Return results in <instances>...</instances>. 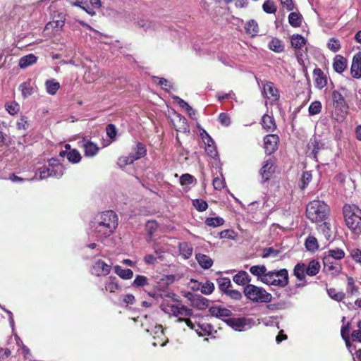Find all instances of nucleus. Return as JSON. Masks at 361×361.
<instances>
[{
    "label": "nucleus",
    "instance_id": "nucleus-44",
    "mask_svg": "<svg viewBox=\"0 0 361 361\" xmlns=\"http://www.w3.org/2000/svg\"><path fill=\"white\" fill-rule=\"evenodd\" d=\"M67 159L73 164H78L81 161L82 157L77 149H73L68 151L67 154Z\"/></svg>",
    "mask_w": 361,
    "mask_h": 361
},
{
    "label": "nucleus",
    "instance_id": "nucleus-59",
    "mask_svg": "<svg viewBox=\"0 0 361 361\" xmlns=\"http://www.w3.org/2000/svg\"><path fill=\"white\" fill-rule=\"evenodd\" d=\"M279 254V250H275L272 247H266L263 250L262 257V258H267L269 256L272 257H276Z\"/></svg>",
    "mask_w": 361,
    "mask_h": 361
},
{
    "label": "nucleus",
    "instance_id": "nucleus-57",
    "mask_svg": "<svg viewBox=\"0 0 361 361\" xmlns=\"http://www.w3.org/2000/svg\"><path fill=\"white\" fill-rule=\"evenodd\" d=\"M50 170L52 178H59L63 174L64 169L63 165H56L55 167L54 166V168H50Z\"/></svg>",
    "mask_w": 361,
    "mask_h": 361
},
{
    "label": "nucleus",
    "instance_id": "nucleus-15",
    "mask_svg": "<svg viewBox=\"0 0 361 361\" xmlns=\"http://www.w3.org/2000/svg\"><path fill=\"white\" fill-rule=\"evenodd\" d=\"M313 77L317 88L321 90L327 85V76L321 68H316L314 69Z\"/></svg>",
    "mask_w": 361,
    "mask_h": 361
},
{
    "label": "nucleus",
    "instance_id": "nucleus-55",
    "mask_svg": "<svg viewBox=\"0 0 361 361\" xmlns=\"http://www.w3.org/2000/svg\"><path fill=\"white\" fill-rule=\"evenodd\" d=\"M193 206L199 212H204L208 207V204L206 201L201 199H196L193 200Z\"/></svg>",
    "mask_w": 361,
    "mask_h": 361
},
{
    "label": "nucleus",
    "instance_id": "nucleus-28",
    "mask_svg": "<svg viewBox=\"0 0 361 361\" xmlns=\"http://www.w3.org/2000/svg\"><path fill=\"white\" fill-rule=\"evenodd\" d=\"M233 281L240 286L250 284L251 281V277L245 271H238L233 278Z\"/></svg>",
    "mask_w": 361,
    "mask_h": 361
},
{
    "label": "nucleus",
    "instance_id": "nucleus-30",
    "mask_svg": "<svg viewBox=\"0 0 361 361\" xmlns=\"http://www.w3.org/2000/svg\"><path fill=\"white\" fill-rule=\"evenodd\" d=\"M320 268L319 262L316 259H312L307 265L305 264L306 274L310 276H316L319 273Z\"/></svg>",
    "mask_w": 361,
    "mask_h": 361
},
{
    "label": "nucleus",
    "instance_id": "nucleus-56",
    "mask_svg": "<svg viewBox=\"0 0 361 361\" xmlns=\"http://www.w3.org/2000/svg\"><path fill=\"white\" fill-rule=\"evenodd\" d=\"M153 249L154 250L155 257L157 259L160 261L164 260V254L165 253L164 248L163 247L159 246L157 243L153 244Z\"/></svg>",
    "mask_w": 361,
    "mask_h": 361
},
{
    "label": "nucleus",
    "instance_id": "nucleus-51",
    "mask_svg": "<svg viewBox=\"0 0 361 361\" xmlns=\"http://www.w3.org/2000/svg\"><path fill=\"white\" fill-rule=\"evenodd\" d=\"M20 90L22 92V94L24 97L30 96L33 92V88L30 85V82H25L20 85Z\"/></svg>",
    "mask_w": 361,
    "mask_h": 361
},
{
    "label": "nucleus",
    "instance_id": "nucleus-14",
    "mask_svg": "<svg viewBox=\"0 0 361 361\" xmlns=\"http://www.w3.org/2000/svg\"><path fill=\"white\" fill-rule=\"evenodd\" d=\"M263 90L267 99H271L273 102H276L279 100L280 94L279 90L276 87L274 82L267 81L263 85Z\"/></svg>",
    "mask_w": 361,
    "mask_h": 361
},
{
    "label": "nucleus",
    "instance_id": "nucleus-5",
    "mask_svg": "<svg viewBox=\"0 0 361 361\" xmlns=\"http://www.w3.org/2000/svg\"><path fill=\"white\" fill-rule=\"evenodd\" d=\"M263 279L264 283L281 288L286 287L289 283L288 272L286 269L269 271Z\"/></svg>",
    "mask_w": 361,
    "mask_h": 361
},
{
    "label": "nucleus",
    "instance_id": "nucleus-17",
    "mask_svg": "<svg viewBox=\"0 0 361 361\" xmlns=\"http://www.w3.org/2000/svg\"><path fill=\"white\" fill-rule=\"evenodd\" d=\"M121 287L118 283V280L116 276H111L106 279L104 282V288L102 290L104 292H109L111 293H115L116 290H121Z\"/></svg>",
    "mask_w": 361,
    "mask_h": 361
},
{
    "label": "nucleus",
    "instance_id": "nucleus-45",
    "mask_svg": "<svg viewBox=\"0 0 361 361\" xmlns=\"http://www.w3.org/2000/svg\"><path fill=\"white\" fill-rule=\"evenodd\" d=\"M327 293L331 298L337 302L342 301L345 297V294L343 292H337L334 288L327 289Z\"/></svg>",
    "mask_w": 361,
    "mask_h": 361
},
{
    "label": "nucleus",
    "instance_id": "nucleus-16",
    "mask_svg": "<svg viewBox=\"0 0 361 361\" xmlns=\"http://www.w3.org/2000/svg\"><path fill=\"white\" fill-rule=\"evenodd\" d=\"M350 71L355 78L361 77V53L358 52L354 55L351 64Z\"/></svg>",
    "mask_w": 361,
    "mask_h": 361
},
{
    "label": "nucleus",
    "instance_id": "nucleus-4",
    "mask_svg": "<svg viewBox=\"0 0 361 361\" xmlns=\"http://www.w3.org/2000/svg\"><path fill=\"white\" fill-rule=\"evenodd\" d=\"M243 293L248 300L254 302L268 303L272 299L271 293L264 288L253 284H247L244 287Z\"/></svg>",
    "mask_w": 361,
    "mask_h": 361
},
{
    "label": "nucleus",
    "instance_id": "nucleus-50",
    "mask_svg": "<svg viewBox=\"0 0 361 361\" xmlns=\"http://www.w3.org/2000/svg\"><path fill=\"white\" fill-rule=\"evenodd\" d=\"M135 161L133 155L130 153L128 156H122L118 159V165L121 168H123L127 165L131 164Z\"/></svg>",
    "mask_w": 361,
    "mask_h": 361
},
{
    "label": "nucleus",
    "instance_id": "nucleus-52",
    "mask_svg": "<svg viewBox=\"0 0 361 361\" xmlns=\"http://www.w3.org/2000/svg\"><path fill=\"white\" fill-rule=\"evenodd\" d=\"M322 106L319 101H314L309 106V114L310 116L318 114L321 112Z\"/></svg>",
    "mask_w": 361,
    "mask_h": 361
},
{
    "label": "nucleus",
    "instance_id": "nucleus-13",
    "mask_svg": "<svg viewBox=\"0 0 361 361\" xmlns=\"http://www.w3.org/2000/svg\"><path fill=\"white\" fill-rule=\"evenodd\" d=\"M111 269V266L107 264L104 261L99 259L93 264L92 267V274L100 276L108 275Z\"/></svg>",
    "mask_w": 361,
    "mask_h": 361
},
{
    "label": "nucleus",
    "instance_id": "nucleus-27",
    "mask_svg": "<svg viewBox=\"0 0 361 361\" xmlns=\"http://www.w3.org/2000/svg\"><path fill=\"white\" fill-rule=\"evenodd\" d=\"M333 68L338 73H341L347 68V60L341 55H336L334 59Z\"/></svg>",
    "mask_w": 361,
    "mask_h": 361
},
{
    "label": "nucleus",
    "instance_id": "nucleus-64",
    "mask_svg": "<svg viewBox=\"0 0 361 361\" xmlns=\"http://www.w3.org/2000/svg\"><path fill=\"white\" fill-rule=\"evenodd\" d=\"M175 101L179 105L180 107L184 109L186 111H192V107L186 102L185 100L181 99L180 97L176 96L174 97Z\"/></svg>",
    "mask_w": 361,
    "mask_h": 361
},
{
    "label": "nucleus",
    "instance_id": "nucleus-48",
    "mask_svg": "<svg viewBox=\"0 0 361 361\" xmlns=\"http://www.w3.org/2000/svg\"><path fill=\"white\" fill-rule=\"evenodd\" d=\"M263 11L269 14L275 13L277 8L272 0H266L262 5Z\"/></svg>",
    "mask_w": 361,
    "mask_h": 361
},
{
    "label": "nucleus",
    "instance_id": "nucleus-20",
    "mask_svg": "<svg viewBox=\"0 0 361 361\" xmlns=\"http://www.w3.org/2000/svg\"><path fill=\"white\" fill-rule=\"evenodd\" d=\"M210 314L217 318L229 317L232 312L230 310L219 306H213L209 309Z\"/></svg>",
    "mask_w": 361,
    "mask_h": 361
},
{
    "label": "nucleus",
    "instance_id": "nucleus-40",
    "mask_svg": "<svg viewBox=\"0 0 361 361\" xmlns=\"http://www.w3.org/2000/svg\"><path fill=\"white\" fill-rule=\"evenodd\" d=\"M306 42V39L299 34L293 35L291 37V46L295 49H301Z\"/></svg>",
    "mask_w": 361,
    "mask_h": 361
},
{
    "label": "nucleus",
    "instance_id": "nucleus-54",
    "mask_svg": "<svg viewBox=\"0 0 361 361\" xmlns=\"http://www.w3.org/2000/svg\"><path fill=\"white\" fill-rule=\"evenodd\" d=\"M221 178L215 177L213 180L212 184L215 190H221L226 186V182L222 174H221Z\"/></svg>",
    "mask_w": 361,
    "mask_h": 361
},
{
    "label": "nucleus",
    "instance_id": "nucleus-34",
    "mask_svg": "<svg viewBox=\"0 0 361 361\" xmlns=\"http://www.w3.org/2000/svg\"><path fill=\"white\" fill-rule=\"evenodd\" d=\"M325 257H329L334 260H341L345 257V252L340 248L329 249L324 253Z\"/></svg>",
    "mask_w": 361,
    "mask_h": 361
},
{
    "label": "nucleus",
    "instance_id": "nucleus-38",
    "mask_svg": "<svg viewBox=\"0 0 361 361\" xmlns=\"http://www.w3.org/2000/svg\"><path fill=\"white\" fill-rule=\"evenodd\" d=\"M115 272L123 279H130L133 276V271L130 269H122L120 266L117 265L114 267Z\"/></svg>",
    "mask_w": 361,
    "mask_h": 361
},
{
    "label": "nucleus",
    "instance_id": "nucleus-23",
    "mask_svg": "<svg viewBox=\"0 0 361 361\" xmlns=\"http://www.w3.org/2000/svg\"><path fill=\"white\" fill-rule=\"evenodd\" d=\"M195 259L200 266L204 269H208L212 267L213 259L207 255L198 253L195 255Z\"/></svg>",
    "mask_w": 361,
    "mask_h": 361
},
{
    "label": "nucleus",
    "instance_id": "nucleus-35",
    "mask_svg": "<svg viewBox=\"0 0 361 361\" xmlns=\"http://www.w3.org/2000/svg\"><path fill=\"white\" fill-rule=\"evenodd\" d=\"M302 16L297 12H291L288 15V23L293 27H299L301 26Z\"/></svg>",
    "mask_w": 361,
    "mask_h": 361
},
{
    "label": "nucleus",
    "instance_id": "nucleus-7",
    "mask_svg": "<svg viewBox=\"0 0 361 361\" xmlns=\"http://www.w3.org/2000/svg\"><path fill=\"white\" fill-rule=\"evenodd\" d=\"M276 159L274 157H269L264 161V164L259 170V175L261 176L263 183H265L271 178L276 172Z\"/></svg>",
    "mask_w": 361,
    "mask_h": 361
},
{
    "label": "nucleus",
    "instance_id": "nucleus-32",
    "mask_svg": "<svg viewBox=\"0 0 361 361\" xmlns=\"http://www.w3.org/2000/svg\"><path fill=\"white\" fill-rule=\"evenodd\" d=\"M37 58L33 54H30L21 57L19 60V66L21 68H25L37 62Z\"/></svg>",
    "mask_w": 361,
    "mask_h": 361
},
{
    "label": "nucleus",
    "instance_id": "nucleus-9",
    "mask_svg": "<svg viewBox=\"0 0 361 361\" xmlns=\"http://www.w3.org/2000/svg\"><path fill=\"white\" fill-rule=\"evenodd\" d=\"M293 275L296 277L298 283H296L297 288H302L307 284L306 281L305 264L302 262L297 263L293 268Z\"/></svg>",
    "mask_w": 361,
    "mask_h": 361
},
{
    "label": "nucleus",
    "instance_id": "nucleus-11",
    "mask_svg": "<svg viewBox=\"0 0 361 361\" xmlns=\"http://www.w3.org/2000/svg\"><path fill=\"white\" fill-rule=\"evenodd\" d=\"M149 279L144 275H137L133 281L132 286L135 288H142L151 297H154L155 293L151 290Z\"/></svg>",
    "mask_w": 361,
    "mask_h": 361
},
{
    "label": "nucleus",
    "instance_id": "nucleus-6",
    "mask_svg": "<svg viewBox=\"0 0 361 361\" xmlns=\"http://www.w3.org/2000/svg\"><path fill=\"white\" fill-rule=\"evenodd\" d=\"M331 99L335 113L337 114L336 120H343L349 109L345 97L338 91L334 90L331 93Z\"/></svg>",
    "mask_w": 361,
    "mask_h": 361
},
{
    "label": "nucleus",
    "instance_id": "nucleus-62",
    "mask_svg": "<svg viewBox=\"0 0 361 361\" xmlns=\"http://www.w3.org/2000/svg\"><path fill=\"white\" fill-rule=\"evenodd\" d=\"M225 294L235 300H240L242 298L241 293L237 290L229 289Z\"/></svg>",
    "mask_w": 361,
    "mask_h": 361
},
{
    "label": "nucleus",
    "instance_id": "nucleus-26",
    "mask_svg": "<svg viewBox=\"0 0 361 361\" xmlns=\"http://www.w3.org/2000/svg\"><path fill=\"white\" fill-rule=\"evenodd\" d=\"M191 302L198 310H205L209 306V300L201 295H195L191 299Z\"/></svg>",
    "mask_w": 361,
    "mask_h": 361
},
{
    "label": "nucleus",
    "instance_id": "nucleus-42",
    "mask_svg": "<svg viewBox=\"0 0 361 361\" xmlns=\"http://www.w3.org/2000/svg\"><path fill=\"white\" fill-rule=\"evenodd\" d=\"M159 227L158 223L155 220H149L145 225V229L147 233V235L150 239L154 236V233Z\"/></svg>",
    "mask_w": 361,
    "mask_h": 361
},
{
    "label": "nucleus",
    "instance_id": "nucleus-12",
    "mask_svg": "<svg viewBox=\"0 0 361 361\" xmlns=\"http://www.w3.org/2000/svg\"><path fill=\"white\" fill-rule=\"evenodd\" d=\"M324 269L326 271L331 272V274L337 275L342 270L341 262L334 260L329 257H323Z\"/></svg>",
    "mask_w": 361,
    "mask_h": 361
},
{
    "label": "nucleus",
    "instance_id": "nucleus-49",
    "mask_svg": "<svg viewBox=\"0 0 361 361\" xmlns=\"http://www.w3.org/2000/svg\"><path fill=\"white\" fill-rule=\"evenodd\" d=\"M135 161L133 155L130 153L128 156H122L118 159V165L121 168H123L127 165L131 164Z\"/></svg>",
    "mask_w": 361,
    "mask_h": 361
},
{
    "label": "nucleus",
    "instance_id": "nucleus-37",
    "mask_svg": "<svg viewBox=\"0 0 361 361\" xmlns=\"http://www.w3.org/2000/svg\"><path fill=\"white\" fill-rule=\"evenodd\" d=\"M319 232L324 235L326 240L331 239L333 232L330 223L324 221L322 224L319 225Z\"/></svg>",
    "mask_w": 361,
    "mask_h": 361
},
{
    "label": "nucleus",
    "instance_id": "nucleus-1",
    "mask_svg": "<svg viewBox=\"0 0 361 361\" xmlns=\"http://www.w3.org/2000/svg\"><path fill=\"white\" fill-rule=\"evenodd\" d=\"M117 214L112 210L104 211L99 214L92 221V228L99 238L111 235L118 226Z\"/></svg>",
    "mask_w": 361,
    "mask_h": 361
},
{
    "label": "nucleus",
    "instance_id": "nucleus-47",
    "mask_svg": "<svg viewBox=\"0 0 361 361\" xmlns=\"http://www.w3.org/2000/svg\"><path fill=\"white\" fill-rule=\"evenodd\" d=\"M5 109L9 114L13 116V115L17 114L19 112L20 106L17 102L13 101V102H6L5 104Z\"/></svg>",
    "mask_w": 361,
    "mask_h": 361
},
{
    "label": "nucleus",
    "instance_id": "nucleus-43",
    "mask_svg": "<svg viewBox=\"0 0 361 361\" xmlns=\"http://www.w3.org/2000/svg\"><path fill=\"white\" fill-rule=\"evenodd\" d=\"M225 221L221 217H208L206 219L204 223L209 227H217L222 226Z\"/></svg>",
    "mask_w": 361,
    "mask_h": 361
},
{
    "label": "nucleus",
    "instance_id": "nucleus-25",
    "mask_svg": "<svg viewBox=\"0 0 361 361\" xmlns=\"http://www.w3.org/2000/svg\"><path fill=\"white\" fill-rule=\"evenodd\" d=\"M66 17L63 13H59L57 16L56 20H53L52 21L47 23L45 26V30L49 29H62V27L65 25Z\"/></svg>",
    "mask_w": 361,
    "mask_h": 361
},
{
    "label": "nucleus",
    "instance_id": "nucleus-21",
    "mask_svg": "<svg viewBox=\"0 0 361 361\" xmlns=\"http://www.w3.org/2000/svg\"><path fill=\"white\" fill-rule=\"evenodd\" d=\"M147 148L144 143L138 142L136 144L135 147L133 149V152H130L133 155V158L135 161L140 159L147 155Z\"/></svg>",
    "mask_w": 361,
    "mask_h": 361
},
{
    "label": "nucleus",
    "instance_id": "nucleus-41",
    "mask_svg": "<svg viewBox=\"0 0 361 361\" xmlns=\"http://www.w3.org/2000/svg\"><path fill=\"white\" fill-rule=\"evenodd\" d=\"M216 281L219 290L224 294L230 289V287H231V281L228 277L219 278Z\"/></svg>",
    "mask_w": 361,
    "mask_h": 361
},
{
    "label": "nucleus",
    "instance_id": "nucleus-8",
    "mask_svg": "<svg viewBox=\"0 0 361 361\" xmlns=\"http://www.w3.org/2000/svg\"><path fill=\"white\" fill-rule=\"evenodd\" d=\"M167 308L169 309V313L178 317V319L190 317L193 314V310L192 309L188 308L181 303L168 305Z\"/></svg>",
    "mask_w": 361,
    "mask_h": 361
},
{
    "label": "nucleus",
    "instance_id": "nucleus-31",
    "mask_svg": "<svg viewBox=\"0 0 361 361\" xmlns=\"http://www.w3.org/2000/svg\"><path fill=\"white\" fill-rule=\"evenodd\" d=\"M245 32L251 37L257 36L259 31L258 23L253 19L247 22L245 25Z\"/></svg>",
    "mask_w": 361,
    "mask_h": 361
},
{
    "label": "nucleus",
    "instance_id": "nucleus-22",
    "mask_svg": "<svg viewBox=\"0 0 361 361\" xmlns=\"http://www.w3.org/2000/svg\"><path fill=\"white\" fill-rule=\"evenodd\" d=\"M85 156L92 157H94L99 150V147L92 141H87L82 144Z\"/></svg>",
    "mask_w": 361,
    "mask_h": 361
},
{
    "label": "nucleus",
    "instance_id": "nucleus-10",
    "mask_svg": "<svg viewBox=\"0 0 361 361\" xmlns=\"http://www.w3.org/2000/svg\"><path fill=\"white\" fill-rule=\"evenodd\" d=\"M279 137L276 134H269L264 137L265 152L271 155L278 149Z\"/></svg>",
    "mask_w": 361,
    "mask_h": 361
},
{
    "label": "nucleus",
    "instance_id": "nucleus-60",
    "mask_svg": "<svg viewBox=\"0 0 361 361\" xmlns=\"http://www.w3.org/2000/svg\"><path fill=\"white\" fill-rule=\"evenodd\" d=\"M327 47L330 50L336 52L341 49V44L338 39L331 38L327 44Z\"/></svg>",
    "mask_w": 361,
    "mask_h": 361
},
{
    "label": "nucleus",
    "instance_id": "nucleus-18",
    "mask_svg": "<svg viewBox=\"0 0 361 361\" xmlns=\"http://www.w3.org/2000/svg\"><path fill=\"white\" fill-rule=\"evenodd\" d=\"M225 322L235 331H242L247 325L246 319L244 317L228 318Z\"/></svg>",
    "mask_w": 361,
    "mask_h": 361
},
{
    "label": "nucleus",
    "instance_id": "nucleus-46",
    "mask_svg": "<svg viewBox=\"0 0 361 361\" xmlns=\"http://www.w3.org/2000/svg\"><path fill=\"white\" fill-rule=\"evenodd\" d=\"M312 180V175L311 171H304L302 174L301 177V185H300V188L302 190H305L309 183Z\"/></svg>",
    "mask_w": 361,
    "mask_h": 361
},
{
    "label": "nucleus",
    "instance_id": "nucleus-24",
    "mask_svg": "<svg viewBox=\"0 0 361 361\" xmlns=\"http://www.w3.org/2000/svg\"><path fill=\"white\" fill-rule=\"evenodd\" d=\"M250 272L264 283L265 281L263 279L265 278L268 271L265 265H254L250 268Z\"/></svg>",
    "mask_w": 361,
    "mask_h": 361
},
{
    "label": "nucleus",
    "instance_id": "nucleus-36",
    "mask_svg": "<svg viewBox=\"0 0 361 361\" xmlns=\"http://www.w3.org/2000/svg\"><path fill=\"white\" fill-rule=\"evenodd\" d=\"M45 87L47 92L51 94L54 95L60 88V84L59 82L54 79L47 80L45 82Z\"/></svg>",
    "mask_w": 361,
    "mask_h": 361
},
{
    "label": "nucleus",
    "instance_id": "nucleus-29",
    "mask_svg": "<svg viewBox=\"0 0 361 361\" xmlns=\"http://www.w3.org/2000/svg\"><path fill=\"white\" fill-rule=\"evenodd\" d=\"M102 76V73L99 72V69L94 66V68H90L85 72L84 78L87 82H92Z\"/></svg>",
    "mask_w": 361,
    "mask_h": 361
},
{
    "label": "nucleus",
    "instance_id": "nucleus-53",
    "mask_svg": "<svg viewBox=\"0 0 361 361\" xmlns=\"http://www.w3.org/2000/svg\"><path fill=\"white\" fill-rule=\"evenodd\" d=\"M214 290V284L210 281H207L204 283L202 284L200 288L201 293L204 295L211 294Z\"/></svg>",
    "mask_w": 361,
    "mask_h": 361
},
{
    "label": "nucleus",
    "instance_id": "nucleus-33",
    "mask_svg": "<svg viewBox=\"0 0 361 361\" xmlns=\"http://www.w3.org/2000/svg\"><path fill=\"white\" fill-rule=\"evenodd\" d=\"M270 50L276 53H281L284 51V44L283 42L278 38H273L268 44Z\"/></svg>",
    "mask_w": 361,
    "mask_h": 361
},
{
    "label": "nucleus",
    "instance_id": "nucleus-58",
    "mask_svg": "<svg viewBox=\"0 0 361 361\" xmlns=\"http://www.w3.org/2000/svg\"><path fill=\"white\" fill-rule=\"evenodd\" d=\"M177 118H178V122L180 123V125L178 126H176L174 124V126L176 128V130L177 131H185L188 128V123L187 120L184 116H182L180 114L177 115Z\"/></svg>",
    "mask_w": 361,
    "mask_h": 361
},
{
    "label": "nucleus",
    "instance_id": "nucleus-19",
    "mask_svg": "<svg viewBox=\"0 0 361 361\" xmlns=\"http://www.w3.org/2000/svg\"><path fill=\"white\" fill-rule=\"evenodd\" d=\"M261 125L267 132H274L277 127L274 118L268 114L263 115L261 121Z\"/></svg>",
    "mask_w": 361,
    "mask_h": 361
},
{
    "label": "nucleus",
    "instance_id": "nucleus-3",
    "mask_svg": "<svg viewBox=\"0 0 361 361\" xmlns=\"http://www.w3.org/2000/svg\"><path fill=\"white\" fill-rule=\"evenodd\" d=\"M343 214L348 228L355 234L361 233V209L355 204H346Z\"/></svg>",
    "mask_w": 361,
    "mask_h": 361
},
{
    "label": "nucleus",
    "instance_id": "nucleus-61",
    "mask_svg": "<svg viewBox=\"0 0 361 361\" xmlns=\"http://www.w3.org/2000/svg\"><path fill=\"white\" fill-rule=\"evenodd\" d=\"M205 152L212 158H215L218 156V152L215 145L208 143L207 146H205Z\"/></svg>",
    "mask_w": 361,
    "mask_h": 361
},
{
    "label": "nucleus",
    "instance_id": "nucleus-63",
    "mask_svg": "<svg viewBox=\"0 0 361 361\" xmlns=\"http://www.w3.org/2000/svg\"><path fill=\"white\" fill-rule=\"evenodd\" d=\"M193 180L194 177L189 173L183 174L180 178V183L183 185L192 184Z\"/></svg>",
    "mask_w": 361,
    "mask_h": 361
},
{
    "label": "nucleus",
    "instance_id": "nucleus-39",
    "mask_svg": "<svg viewBox=\"0 0 361 361\" xmlns=\"http://www.w3.org/2000/svg\"><path fill=\"white\" fill-rule=\"evenodd\" d=\"M305 245L308 251L314 252L319 249V244L317 239L312 235H309L306 239Z\"/></svg>",
    "mask_w": 361,
    "mask_h": 361
},
{
    "label": "nucleus",
    "instance_id": "nucleus-2",
    "mask_svg": "<svg viewBox=\"0 0 361 361\" xmlns=\"http://www.w3.org/2000/svg\"><path fill=\"white\" fill-rule=\"evenodd\" d=\"M330 214V208L324 201L314 200L306 207V216L313 223L324 221Z\"/></svg>",
    "mask_w": 361,
    "mask_h": 361
}]
</instances>
